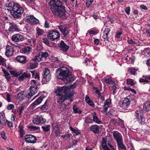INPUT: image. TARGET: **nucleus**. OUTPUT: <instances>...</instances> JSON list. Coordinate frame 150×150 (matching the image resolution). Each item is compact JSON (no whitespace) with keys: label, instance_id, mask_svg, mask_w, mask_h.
I'll use <instances>...</instances> for the list:
<instances>
[{"label":"nucleus","instance_id":"23","mask_svg":"<svg viewBox=\"0 0 150 150\" xmlns=\"http://www.w3.org/2000/svg\"><path fill=\"white\" fill-rule=\"evenodd\" d=\"M110 31V29L108 28L105 29L103 35V38L105 40L108 41V36Z\"/></svg>","mask_w":150,"mask_h":150},{"label":"nucleus","instance_id":"28","mask_svg":"<svg viewBox=\"0 0 150 150\" xmlns=\"http://www.w3.org/2000/svg\"><path fill=\"white\" fill-rule=\"evenodd\" d=\"M117 146L119 150H126V147L123 143V140L117 143Z\"/></svg>","mask_w":150,"mask_h":150},{"label":"nucleus","instance_id":"19","mask_svg":"<svg viewBox=\"0 0 150 150\" xmlns=\"http://www.w3.org/2000/svg\"><path fill=\"white\" fill-rule=\"evenodd\" d=\"M49 101L46 100L44 104L39 108L41 111L43 112L47 110L50 107Z\"/></svg>","mask_w":150,"mask_h":150},{"label":"nucleus","instance_id":"32","mask_svg":"<svg viewBox=\"0 0 150 150\" xmlns=\"http://www.w3.org/2000/svg\"><path fill=\"white\" fill-rule=\"evenodd\" d=\"M18 127L19 129L20 137L22 138L24 132V131L23 130L24 127L22 125H20Z\"/></svg>","mask_w":150,"mask_h":150},{"label":"nucleus","instance_id":"6","mask_svg":"<svg viewBox=\"0 0 150 150\" xmlns=\"http://www.w3.org/2000/svg\"><path fill=\"white\" fill-rule=\"evenodd\" d=\"M43 78L42 81L43 84H46L50 81L51 76L50 70L47 67H45L43 71Z\"/></svg>","mask_w":150,"mask_h":150},{"label":"nucleus","instance_id":"24","mask_svg":"<svg viewBox=\"0 0 150 150\" xmlns=\"http://www.w3.org/2000/svg\"><path fill=\"white\" fill-rule=\"evenodd\" d=\"M92 115L93 118L92 121L98 124L102 123L101 121L99 120L98 118L97 115L96 113V112H94L92 114Z\"/></svg>","mask_w":150,"mask_h":150},{"label":"nucleus","instance_id":"16","mask_svg":"<svg viewBox=\"0 0 150 150\" xmlns=\"http://www.w3.org/2000/svg\"><path fill=\"white\" fill-rule=\"evenodd\" d=\"M31 76V74L27 72L23 73L21 75L18 77V79L19 81H23L27 78H30Z\"/></svg>","mask_w":150,"mask_h":150},{"label":"nucleus","instance_id":"52","mask_svg":"<svg viewBox=\"0 0 150 150\" xmlns=\"http://www.w3.org/2000/svg\"><path fill=\"white\" fill-rule=\"evenodd\" d=\"M76 86V83H73V84L72 85H71L70 86V87H69L68 86H63L62 87H67L68 88H70L71 89H72L73 90V93H74V91L73 90V89L75 88Z\"/></svg>","mask_w":150,"mask_h":150},{"label":"nucleus","instance_id":"12","mask_svg":"<svg viewBox=\"0 0 150 150\" xmlns=\"http://www.w3.org/2000/svg\"><path fill=\"white\" fill-rule=\"evenodd\" d=\"M26 20L27 22L31 25L37 24L39 22V21L33 15L27 16L26 18Z\"/></svg>","mask_w":150,"mask_h":150},{"label":"nucleus","instance_id":"62","mask_svg":"<svg viewBox=\"0 0 150 150\" xmlns=\"http://www.w3.org/2000/svg\"><path fill=\"white\" fill-rule=\"evenodd\" d=\"M88 32L90 34H92L93 35H96L98 33L96 31H95L94 30H92L90 31H88Z\"/></svg>","mask_w":150,"mask_h":150},{"label":"nucleus","instance_id":"44","mask_svg":"<svg viewBox=\"0 0 150 150\" xmlns=\"http://www.w3.org/2000/svg\"><path fill=\"white\" fill-rule=\"evenodd\" d=\"M36 31L37 32V34L38 35V36L42 35L44 33L43 30L39 28L38 27L37 28Z\"/></svg>","mask_w":150,"mask_h":150},{"label":"nucleus","instance_id":"13","mask_svg":"<svg viewBox=\"0 0 150 150\" xmlns=\"http://www.w3.org/2000/svg\"><path fill=\"white\" fill-rule=\"evenodd\" d=\"M25 140L27 143L34 144L36 142V138L32 135H26L25 136Z\"/></svg>","mask_w":150,"mask_h":150},{"label":"nucleus","instance_id":"43","mask_svg":"<svg viewBox=\"0 0 150 150\" xmlns=\"http://www.w3.org/2000/svg\"><path fill=\"white\" fill-rule=\"evenodd\" d=\"M122 29H120L119 31H117L115 35V38H120V36L122 35Z\"/></svg>","mask_w":150,"mask_h":150},{"label":"nucleus","instance_id":"4","mask_svg":"<svg viewBox=\"0 0 150 150\" xmlns=\"http://www.w3.org/2000/svg\"><path fill=\"white\" fill-rule=\"evenodd\" d=\"M24 11L23 6L16 3L14 5L13 8L10 10V13L12 17L14 19H18L21 18Z\"/></svg>","mask_w":150,"mask_h":150},{"label":"nucleus","instance_id":"42","mask_svg":"<svg viewBox=\"0 0 150 150\" xmlns=\"http://www.w3.org/2000/svg\"><path fill=\"white\" fill-rule=\"evenodd\" d=\"M139 82L140 83H143V84H145V83H148L149 82V81L148 79L144 78V79L141 78L139 79Z\"/></svg>","mask_w":150,"mask_h":150},{"label":"nucleus","instance_id":"17","mask_svg":"<svg viewBox=\"0 0 150 150\" xmlns=\"http://www.w3.org/2000/svg\"><path fill=\"white\" fill-rule=\"evenodd\" d=\"M59 47L60 49L64 52H67L68 50L69 46L67 45L63 40H61Z\"/></svg>","mask_w":150,"mask_h":150},{"label":"nucleus","instance_id":"18","mask_svg":"<svg viewBox=\"0 0 150 150\" xmlns=\"http://www.w3.org/2000/svg\"><path fill=\"white\" fill-rule=\"evenodd\" d=\"M6 50L5 52L6 55L8 57L13 55V53L14 49L13 47L7 45L6 47Z\"/></svg>","mask_w":150,"mask_h":150},{"label":"nucleus","instance_id":"27","mask_svg":"<svg viewBox=\"0 0 150 150\" xmlns=\"http://www.w3.org/2000/svg\"><path fill=\"white\" fill-rule=\"evenodd\" d=\"M37 55L40 56L41 60L42 58L46 59L49 56V54L47 52H41L38 53Z\"/></svg>","mask_w":150,"mask_h":150},{"label":"nucleus","instance_id":"9","mask_svg":"<svg viewBox=\"0 0 150 150\" xmlns=\"http://www.w3.org/2000/svg\"><path fill=\"white\" fill-rule=\"evenodd\" d=\"M32 121L34 124L39 125L45 123L46 122V120L42 115H39L33 118Z\"/></svg>","mask_w":150,"mask_h":150},{"label":"nucleus","instance_id":"20","mask_svg":"<svg viewBox=\"0 0 150 150\" xmlns=\"http://www.w3.org/2000/svg\"><path fill=\"white\" fill-rule=\"evenodd\" d=\"M26 57L23 55H19L16 58V60L23 64H25L26 63Z\"/></svg>","mask_w":150,"mask_h":150},{"label":"nucleus","instance_id":"60","mask_svg":"<svg viewBox=\"0 0 150 150\" xmlns=\"http://www.w3.org/2000/svg\"><path fill=\"white\" fill-rule=\"evenodd\" d=\"M125 12L127 15H129L130 14V9L129 6L126 8L125 9Z\"/></svg>","mask_w":150,"mask_h":150},{"label":"nucleus","instance_id":"30","mask_svg":"<svg viewBox=\"0 0 150 150\" xmlns=\"http://www.w3.org/2000/svg\"><path fill=\"white\" fill-rule=\"evenodd\" d=\"M2 71L4 74V76L6 79H7L8 81H9L10 79H11L9 73L3 67H2Z\"/></svg>","mask_w":150,"mask_h":150},{"label":"nucleus","instance_id":"35","mask_svg":"<svg viewBox=\"0 0 150 150\" xmlns=\"http://www.w3.org/2000/svg\"><path fill=\"white\" fill-rule=\"evenodd\" d=\"M51 125L52 126L53 129H54V128H56L57 129H59L60 126V125L59 124L58 122H54V121L53 122H51Z\"/></svg>","mask_w":150,"mask_h":150},{"label":"nucleus","instance_id":"11","mask_svg":"<svg viewBox=\"0 0 150 150\" xmlns=\"http://www.w3.org/2000/svg\"><path fill=\"white\" fill-rule=\"evenodd\" d=\"M29 90L30 91V92L28 93L26 96L28 99L30 98L37 93L38 91V87H35V86L32 84L30 87Z\"/></svg>","mask_w":150,"mask_h":150},{"label":"nucleus","instance_id":"59","mask_svg":"<svg viewBox=\"0 0 150 150\" xmlns=\"http://www.w3.org/2000/svg\"><path fill=\"white\" fill-rule=\"evenodd\" d=\"M6 123L8 127H13V123L12 122L9 121L7 120H6Z\"/></svg>","mask_w":150,"mask_h":150},{"label":"nucleus","instance_id":"45","mask_svg":"<svg viewBox=\"0 0 150 150\" xmlns=\"http://www.w3.org/2000/svg\"><path fill=\"white\" fill-rule=\"evenodd\" d=\"M16 4V3H14L13 2H10L8 4H6V6L9 8V9H8V10H10L13 8L14 5Z\"/></svg>","mask_w":150,"mask_h":150},{"label":"nucleus","instance_id":"31","mask_svg":"<svg viewBox=\"0 0 150 150\" xmlns=\"http://www.w3.org/2000/svg\"><path fill=\"white\" fill-rule=\"evenodd\" d=\"M31 48L28 46H25L22 48V51L25 53L28 54L31 51Z\"/></svg>","mask_w":150,"mask_h":150},{"label":"nucleus","instance_id":"55","mask_svg":"<svg viewBox=\"0 0 150 150\" xmlns=\"http://www.w3.org/2000/svg\"><path fill=\"white\" fill-rule=\"evenodd\" d=\"M127 42L129 44L132 45H136L137 44L136 42L132 40L130 38H128V39L127 40Z\"/></svg>","mask_w":150,"mask_h":150},{"label":"nucleus","instance_id":"3","mask_svg":"<svg viewBox=\"0 0 150 150\" xmlns=\"http://www.w3.org/2000/svg\"><path fill=\"white\" fill-rule=\"evenodd\" d=\"M57 78L64 81L71 82L75 80L69 69L64 66H61L56 71Z\"/></svg>","mask_w":150,"mask_h":150},{"label":"nucleus","instance_id":"54","mask_svg":"<svg viewBox=\"0 0 150 150\" xmlns=\"http://www.w3.org/2000/svg\"><path fill=\"white\" fill-rule=\"evenodd\" d=\"M86 124H89L92 122V119L88 117H86L84 120Z\"/></svg>","mask_w":150,"mask_h":150},{"label":"nucleus","instance_id":"37","mask_svg":"<svg viewBox=\"0 0 150 150\" xmlns=\"http://www.w3.org/2000/svg\"><path fill=\"white\" fill-rule=\"evenodd\" d=\"M42 128L45 132H47L50 130V125H45L42 126Z\"/></svg>","mask_w":150,"mask_h":150},{"label":"nucleus","instance_id":"10","mask_svg":"<svg viewBox=\"0 0 150 150\" xmlns=\"http://www.w3.org/2000/svg\"><path fill=\"white\" fill-rule=\"evenodd\" d=\"M124 98L123 100H121L119 102V106L123 109H126L129 106L130 102L128 98Z\"/></svg>","mask_w":150,"mask_h":150},{"label":"nucleus","instance_id":"36","mask_svg":"<svg viewBox=\"0 0 150 150\" xmlns=\"http://www.w3.org/2000/svg\"><path fill=\"white\" fill-rule=\"evenodd\" d=\"M24 107L23 105H20L18 108L17 111L18 113V114L19 117H21V114L22 111L24 110Z\"/></svg>","mask_w":150,"mask_h":150},{"label":"nucleus","instance_id":"47","mask_svg":"<svg viewBox=\"0 0 150 150\" xmlns=\"http://www.w3.org/2000/svg\"><path fill=\"white\" fill-rule=\"evenodd\" d=\"M93 0H86V5L87 8H89L93 2Z\"/></svg>","mask_w":150,"mask_h":150},{"label":"nucleus","instance_id":"1","mask_svg":"<svg viewBox=\"0 0 150 150\" xmlns=\"http://www.w3.org/2000/svg\"><path fill=\"white\" fill-rule=\"evenodd\" d=\"M58 105L62 111L66 110V107L70 104L73 101L74 93L73 90L67 87H58L55 91Z\"/></svg>","mask_w":150,"mask_h":150},{"label":"nucleus","instance_id":"49","mask_svg":"<svg viewBox=\"0 0 150 150\" xmlns=\"http://www.w3.org/2000/svg\"><path fill=\"white\" fill-rule=\"evenodd\" d=\"M48 38H42V40H43V42L47 45V46L50 47L51 44L49 42V41L48 40Z\"/></svg>","mask_w":150,"mask_h":150},{"label":"nucleus","instance_id":"57","mask_svg":"<svg viewBox=\"0 0 150 150\" xmlns=\"http://www.w3.org/2000/svg\"><path fill=\"white\" fill-rule=\"evenodd\" d=\"M14 105L13 104L8 105L7 107V109L8 110H13L14 108Z\"/></svg>","mask_w":150,"mask_h":150},{"label":"nucleus","instance_id":"48","mask_svg":"<svg viewBox=\"0 0 150 150\" xmlns=\"http://www.w3.org/2000/svg\"><path fill=\"white\" fill-rule=\"evenodd\" d=\"M127 83L128 85L131 86H133L134 84V80L132 79H128L127 80Z\"/></svg>","mask_w":150,"mask_h":150},{"label":"nucleus","instance_id":"15","mask_svg":"<svg viewBox=\"0 0 150 150\" xmlns=\"http://www.w3.org/2000/svg\"><path fill=\"white\" fill-rule=\"evenodd\" d=\"M12 40L15 42H19L23 40L24 38L23 35L19 34H17L13 35L12 37Z\"/></svg>","mask_w":150,"mask_h":150},{"label":"nucleus","instance_id":"29","mask_svg":"<svg viewBox=\"0 0 150 150\" xmlns=\"http://www.w3.org/2000/svg\"><path fill=\"white\" fill-rule=\"evenodd\" d=\"M86 102L90 106L93 107L94 106V104L93 101L88 96H86L85 99Z\"/></svg>","mask_w":150,"mask_h":150},{"label":"nucleus","instance_id":"63","mask_svg":"<svg viewBox=\"0 0 150 150\" xmlns=\"http://www.w3.org/2000/svg\"><path fill=\"white\" fill-rule=\"evenodd\" d=\"M116 87L115 86V84L114 85H113L111 87V89L113 90V95H114L116 93V91H115L116 89Z\"/></svg>","mask_w":150,"mask_h":150},{"label":"nucleus","instance_id":"39","mask_svg":"<svg viewBox=\"0 0 150 150\" xmlns=\"http://www.w3.org/2000/svg\"><path fill=\"white\" fill-rule=\"evenodd\" d=\"M6 60L0 56V65L6 67Z\"/></svg>","mask_w":150,"mask_h":150},{"label":"nucleus","instance_id":"41","mask_svg":"<svg viewBox=\"0 0 150 150\" xmlns=\"http://www.w3.org/2000/svg\"><path fill=\"white\" fill-rule=\"evenodd\" d=\"M28 129L30 131H34L36 130H38L40 129L39 127L30 126L28 127Z\"/></svg>","mask_w":150,"mask_h":150},{"label":"nucleus","instance_id":"53","mask_svg":"<svg viewBox=\"0 0 150 150\" xmlns=\"http://www.w3.org/2000/svg\"><path fill=\"white\" fill-rule=\"evenodd\" d=\"M104 81L107 84H110L112 83H113L112 80L110 78L108 79H105L104 80Z\"/></svg>","mask_w":150,"mask_h":150},{"label":"nucleus","instance_id":"58","mask_svg":"<svg viewBox=\"0 0 150 150\" xmlns=\"http://www.w3.org/2000/svg\"><path fill=\"white\" fill-rule=\"evenodd\" d=\"M1 135L2 138L4 140L6 139L7 138L6 136V133L4 131H3L1 132Z\"/></svg>","mask_w":150,"mask_h":150},{"label":"nucleus","instance_id":"33","mask_svg":"<svg viewBox=\"0 0 150 150\" xmlns=\"http://www.w3.org/2000/svg\"><path fill=\"white\" fill-rule=\"evenodd\" d=\"M70 129L71 131L73 133L75 134L76 136L79 134H81V132L79 131L78 130L74 129L72 127H70Z\"/></svg>","mask_w":150,"mask_h":150},{"label":"nucleus","instance_id":"25","mask_svg":"<svg viewBox=\"0 0 150 150\" xmlns=\"http://www.w3.org/2000/svg\"><path fill=\"white\" fill-rule=\"evenodd\" d=\"M143 109L146 112L150 111V101H147L144 103L143 105Z\"/></svg>","mask_w":150,"mask_h":150},{"label":"nucleus","instance_id":"64","mask_svg":"<svg viewBox=\"0 0 150 150\" xmlns=\"http://www.w3.org/2000/svg\"><path fill=\"white\" fill-rule=\"evenodd\" d=\"M55 136L57 137H58L59 136H60V131L59 129H57L54 132Z\"/></svg>","mask_w":150,"mask_h":150},{"label":"nucleus","instance_id":"34","mask_svg":"<svg viewBox=\"0 0 150 150\" xmlns=\"http://www.w3.org/2000/svg\"><path fill=\"white\" fill-rule=\"evenodd\" d=\"M76 106V105H74L73 108V112L75 114H81L82 112L79 109V108H77Z\"/></svg>","mask_w":150,"mask_h":150},{"label":"nucleus","instance_id":"50","mask_svg":"<svg viewBox=\"0 0 150 150\" xmlns=\"http://www.w3.org/2000/svg\"><path fill=\"white\" fill-rule=\"evenodd\" d=\"M31 84L35 86V87H38V86H39L40 85V83L39 82H37L35 80H32L31 82Z\"/></svg>","mask_w":150,"mask_h":150},{"label":"nucleus","instance_id":"26","mask_svg":"<svg viewBox=\"0 0 150 150\" xmlns=\"http://www.w3.org/2000/svg\"><path fill=\"white\" fill-rule=\"evenodd\" d=\"M43 99V97L40 96L31 104L32 106L33 107H35L37 105L41 103Z\"/></svg>","mask_w":150,"mask_h":150},{"label":"nucleus","instance_id":"38","mask_svg":"<svg viewBox=\"0 0 150 150\" xmlns=\"http://www.w3.org/2000/svg\"><path fill=\"white\" fill-rule=\"evenodd\" d=\"M137 71V70L134 68L130 67L128 69V71L131 74L134 75H135L136 72Z\"/></svg>","mask_w":150,"mask_h":150},{"label":"nucleus","instance_id":"21","mask_svg":"<svg viewBox=\"0 0 150 150\" xmlns=\"http://www.w3.org/2000/svg\"><path fill=\"white\" fill-rule=\"evenodd\" d=\"M99 128V126L96 125H93L91 126L90 130L95 134H97L99 133L100 131Z\"/></svg>","mask_w":150,"mask_h":150},{"label":"nucleus","instance_id":"14","mask_svg":"<svg viewBox=\"0 0 150 150\" xmlns=\"http://www.w3.org/2000/svg\"><path fill=\"white\" fill-rule=\"evenodd\" d=\"M113 135L117 143L123 141L122 137L121 134L117 131H115L113 132Z\"/></svg>","mask_w":150,"mask_h":150},{"label":"nucleus","instance_id":"56","mask_svg":"<svg viewBox=\"0 0 150 150\" xmlns=\"http://www.w3.org/2000/svg\"><path fill=\"white\" fill-rule=\"evenodd\" d=\"M111 103V100L109 99H107L105 101L104 103V107L106 106L107 105H109Z\"/></svg>","mask_w":150,"mask_h":150},{"label":"nucleus","instance_id":"51","mask_svg":"<svg viewBox=\"0 0 150 150\" xmlns=\"http://www.w3.org/2000/svg\"><path fill=\"white\" fill-rule=\"evenodd\" d=\"M9 72L10 74L11 75L13 76L18 77L19 75V74H18V73L17 71H9Z\"/></svg>","mask_w":150,"mask_h":150},{"label":"nucleus","instance_id":"22","mask_svg":"<svg viewBox=\"0 0 150 150\" xmlns=\"http://www.w3.org/2000/svg\"><path fill=\"white\" fill-rule=\"evenodd\" d=\"M9 25L10 26L8 30L9 32H13L15 31H17L18 30L16 24L14 23H10Z\"/></svg>","mask_w":150,"mask_h":150},{"label":"nucleus","instance_id":"5","mask_svg":"<svg viewBox=\"0 0 150 150\" xmlns=\"http://www.w3.org/2000/svg\"><path fill=\"white\" fill-rule=\"evenodd\" d=\"M134 114L139 125H143L145 123L146 120L144 116V111L143 110H137Z\"/></svg>","mask_w":150,"mask_h":150},{"label":"nucleus","instance_id":"8","mask_svg":"<svg viewBox=\"0 0 150 150\" xmlns=\"http://www.w3.org/2000/svg\"><path fill=\"white\" fill-rule=\"evenodd\" d=\"M56 28L59 29L62 34L64 37H65L69 33V29L67 26L62 25H57L56 26Z\"/></svg>","mask_w":150,"mask_h":150},{"label":"nucleus","instance_id":"46","mask_svg":"<svg viewBox=\"0 0 150 150\" xmlns=\"http://www.w3.org/2000/svg\"><path fill=\"white\" fill-rule=\"evenodd\" d=\"M38 66V63H30V64L29 66V67H30V69H33L37 67Z\"/></svg>","mask_w":150,"mask_h":150},{"label":"nucleus","instance_id":"7","mask_svg":"<svg viewBox=\"0 0 150 150\" xmlns=\"http://www.w3.org/2000/svg\"><path fill=\"white\" fill-rule=\"evenodd\" d=\"M60 34L59 31L56 30H54L50 31L47 34L48 39L51 41H53L60 38Z\"/></svg>","mask_w":150,"mask_h":150},{"label":"nucleus","instance_id":"2","mask_svg":"<svg viewBox=\"0 0 150 150\" xmlns=\"http://www.w3.org/2000/svg\"><path fill=\"white\" fill-rule=\"evenodd\" d=\"M48 5L50 7V10L55 16L60 18L66 17L67 13L66 7L62 5L60 0H50Z\"/></svg>","mask_w":150,"mask_h":150},{"label":"nucleus","instance_id":"40","mask_svg":"<svg viewBox=\"0 0 150 150\" xmlns=\"http://www.w3.org/2000/svg\"><path fill=\"white\" fill-rule=\"evenodd\" d=\"M24 92L21 91L20 93L17 94V98L20 100H23V95Z\"/></svg>","mask_w":150,"mask_h":150},{"label":"nucleus","instance_id":"61","mask_svg":"<svg viewBox=\"0 0 150 150\" xmlns=\"http://www.w3.org/2000/svg\"><path fill=\"white\" fill-rule=\"evenodd\" d=\"M33 60L34 61H36L37 60L40 62L41 61L39 56L37 55V54L35 57L33 59Z\"/></svg>","mask_w":150,"mask_h":150}]
</instances>
